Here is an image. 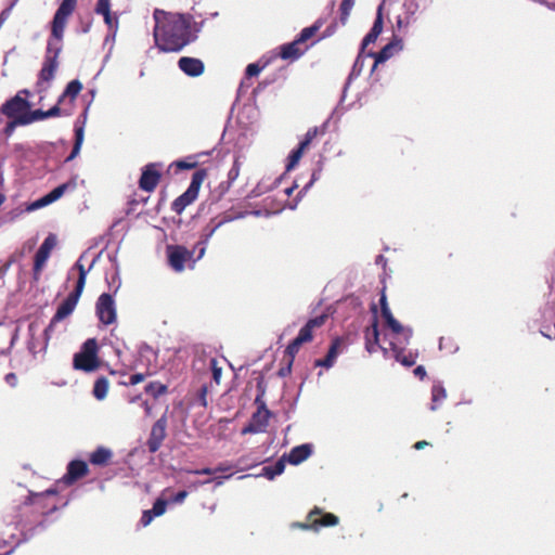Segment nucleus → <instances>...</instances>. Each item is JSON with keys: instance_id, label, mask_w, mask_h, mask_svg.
Here are the masks:
<instances>
[{"instance_id": "nucleus-39", "label": "nucleus", "mask_w": 555, "mask_h": 555, "mask_svg": "<svg viewBox=\"0 0 555 555\" xmlns=\"http://www.w3.org/2000/svg\"><path fill=\"white\" fill-rule=\"evenodd\" d=\"M53 202L51 201L49 194H46L43 195L42 197L34 201L33 203L29 204V206L27 207V210L28 211H34V210H37V209H40V208H43L50 204H52Z\"/></svg>"}, {"instance_id": "nucleus-53", "label": "nucleus", "mask_w": 555, "mask_h": 555, "mask_svg": "<svg viewBox=\"0 0 555 555\" xmlns=\"http://www.w3.org/2000/svg\"><path fill=\"white\" fill-rule=\"evenodd\" d=\"M378 37L376 35H373L372 33H367L365 35V37L363 38L362 40V44H361V51L360 52H364V49L371 44V43H374L376 41Z\"/></svg>"}, {"instance_id": "nucleus-6", "label": "nucleus", "mask_w": 555, "mask_h": 555, "mask_svg": "<svg viewBox=\"0 0 555 555\" xmlns=\"http://www.w3.org/2000/svg\"><path fill=\"white\" fill-rule=\"evenodd\" d=\"M23 94L28 95L29 91L27 89L20 90L13 98L2 104L1 113L10 119L30 113V103L22 96Z\"/></svg>"}, {"instance_id": "nucleus-64", "label": "nucleus", "mask_w": 555, "mask_h": 555, "mask_svg": "<svg viewBox=\"0 0 555 555\" xmlns=\"http://www.w3.org/2000/svg\"><path fill=\"white\" fill-rule=\"evenodd\" d=\"M177 166H178L179 168H182V169H191V168H193V167L195 166V164H194V163H193V164H189V163H186V162H179V163L177 164Z\"/></svg>"}, {"instance_id": "nucleus-31", "label": "nucleus", "mask_w": 555, "mask_h": 555, "mask_svg": "<svg viewBox=\"0 0 555 555\" xmlns=\"http://www.w3.org/2000/svg\"><path fill=\"white\" fill-rule=\"evenodd\" d=\"M224 222H225L224 220H221V221L217 222L215 225H212L210 229H206L204 240L198 242L197 245L195 246V249L198 250L197 259H201L204 256L208 241L214 235V233L217 231V229L220 228Z\"/></svg>"}, {"instance_id": "nucleus-16", "label": "nucleus", "mask_w": 555, "mask_h": 555, "mask_svg": "<svg viewBox=\"0 0 555 555\" xmlns=\"http://www.w3.org/2000/svg\"><path fill=\"white\" fill-rule=\"evenodd\" d=\"M373 55H374V52H367V53H364V52H360L353 63V66L351 68V72L345 82V86H344V89H343V95H341V101L345 100L346 98V93H347V90L348 88L350 87L351 82L357 79L362 70L364 69L365 67V63L367 60L370 59H373Z\"/></svg>"}, {"instance_id": "nucleus-43", "label": "nucleus", "mask_w": 555, "mask_h": 555, "mask_svg": "<svg viewBox=\"0 0 555 555\" xmlns=\"http://www.w3.org/2000/svg\"><path fill=\"white\" fill-rule=\"evenodd\" d=\"M321 173H322L321 166L313 170L310 181L300 190V192L298 193V197H301L304 194H306L308 192V190L314 184V182L320 179Z\"/></svg>"}, {"instance_id": "nucleus-12", "label": "nucleus", "mask_w": 555, "mask_h": 555, "mask_svg": "<svg viewBox=\"0 0 555 555\" xmlns=\"http://www.w3.org/2000/svg\"><path fill=\"white\" fill-rule=\"evenodd\" d=\"M167 416L164 414L153 425L150 437L147 439V448L150 452H156L162 447L166 438Z\"/></svg>"}, {"instance_id": "nucleus-17", "label": "nucleus", "mask_w": 555, "mask_h": 555, "mask_svg": "<svg viewBox=\"0 0 555 555\" xmlns=\"http://www.w3.org/2000/svg\"><path fill=\"white\" fill-rule=\"evenodd\" d=\"M88 473V465L85 461L74 460L68 463L67 472L62 478V482L69 486L73 485L78 479L86 476Z\"/></svg>"}, {"instance_id": "nucleus-40", "label": "nucleus", "mask_w": 555, "mask_h": 555, "mask_svg": "<svg viewBox=\"0 0 555 555\" xmlns=\"http://www.w3.org/2000/svg\"><path fill=\"white\" fill-rule=\"evenodd\" d=\"M208 367L211 370L212 372V378L214 380L219 384L220 383V378H221V375H222V369L220 366H218V362H217V359L214 358V357H210L208 359Z\"/></svg>"}, {"instance_id": "nucleus-2", "label": "nucleus", "mask_w": 555, "mask_h": 555, "mask_svg": "<svg viewBox=\"0 0 555 555\" xmlns=\"http://www.w3.org/2000/svg\"><path fill=\"white\" fill-rule=\"evenodd\" d=\"M78 0H62L51 22V35L47 43L44 62L38 75V91H44L54 79L59 66V55L63 48V37L69 16L74 13Z\"/></svg>"}, {"instance_id": "nucleus-55", "label": "nucleus", "mask_w": 555, "mask_h": 555, "mask_svg": "<svg viewBox=\"0 0 555 555\" xmlns=\"http://www.w3.org/2000/svg\"><path fill=\"white\" fill-rule=\"evenodd\" d=\"M302 344H298L296 339H294L288 346H287V352L291 354V356H294L295 353L298 352L300 346Z\"/></svg>"}, {"instance_id": "nucleus-1", "label": "nucleus", "mask_w": 555, "mask_h": 555, "mask_svg": "<svg viewBox=\"0 0 555 555\" xmlns=\"http://www.w3.org/2000/svg\"><path fill=\"white\" fill-rule=\"evenodd\" d=\"M154 20L155 44L163 52H179L196 39L191 31L192 16L190 14L155 10Z\"/></svg>"}, {"instance_id": "nucleus-14", "label": "nucleus", "mask_w": 555, "mask_h": 555, "mask_svg": "<svg viewBox=\"0 0 555 555\" xmlns=\"http://www.w3.org/2000/svg\"><path fill=\"white\" fill-rule=\"evenodd\" d=\"M156 167L157 164L151 163L143 168L139 180V186L141 190L145 192H152L155 190L160 179V172Z\"/></svg>"}, {"instance_id": "nucleus-18", "label": "nucleus", "mask_w": 555, "mask_h": 555, "mask_svg": "<svg viewBox=\"0 0 555 555\" xmlns=\"http://www.w3.org/2000/svg\"><path fill=\"white\" fill-rule=\"evenodd\" d=\"M178 67L189 77H198L204 73L205 69L203 61L191 56L180 57L178 61Z\"/></svg>"}, {"instance_id": "nucleus-5", "label": "nucleus", "mask_w": 555, "mask_h": 555, "mask_svg": "<svg viewBox=\"0 0 555 555\" xmlns=\"http://www.w3.org/2000/svg\"><path fill=\"white\" fill-rule=\"evenodd\" d=\"M73 365L75 370L93 372L99 367L98 343L95 338L87 339L79 352L74 354Z\"/></svg>"}, {"instance_id": "nucleus-9", "label": "nucleus", "mask_w": 555, "mask_h": 555, "mask_svg": "<svg viewBox=\"0 0 555 555\" xmlns=\"http://www.w3.org/2000/svg\"><path fill=\"white\" fill-rule=\"evenodd\" d=\"M56 245V236L54 234H49L42 244L40 245L39 249L37 250L35 255V261H34V279L38 280L40 272L46 264L47 260L50 257L51 250Z\"/></svg>"}, {"instance_id": "nucleus-49", "label": "nucleus", "mask_w": 555, "mask_h": 555, "mask_svg": "<svg viewBox=\"0 0 555 555\" xmlns=\"http://www.w3.org/2000/svg\"><path fill=\"white\" fill-rule=\"evenodd\" d=\"M194 352H195V360H194V366L197 369V370H202L206 366V364L203 362V365L202 366H197V363L202 361V358L205 356L206 351H205V348L203 346H196L195 349H194Z\"/></svg>"}, {"instance_id": "nucleus-8", "label": "nucleus", "mask_w": 555, "mask_h": 555, "mask_svg": "<svg viewBox=\"0 0 555 555\" xmlns=\"http://www.w3.org/2000/svg\"><path fill=\"white\" fill-rule=\"evenodd\" d=\"M96 315L101 323L109 325L115 323L117 318L116 305L112 295L103 293L96 300Z\"/></svg>"}, {"instance_id": "nucleus-62", "label": "nucleus", "mask_w": 555, "mask_h": 555, "mask_svg": "<svg viewBox=\"0 0 555 555\" xmlns=\"http://www.w3.org/2000/svg\"><path fill=\"white\" fill-rule=\"evenodd\" d=\"M231 468H232L231 465L220 464L217 467H215L214 470H215V474H217V473H225V472L230 470Z\"/></svg>"}, {"instance_id": "nucleus-63", "label": "nucleus", "mask_w": 555, "mask_h": 555, "mask_svg": "<svg viewBox=\"0 0 555 555\" xmlns=\"http://www.w3.org/2000/svg\"><path fill=\"white\" fill-rule=\"evenodd\" d=\"M143 379H144V375L143 374H133L130 377V382H131L132 385H137V384L141 383Z\"/></svg>"}, {"instance_id": "nucleus-19", "label": "nucleus", "mask_w": 555, "mask_h": 555, "mask_svg": "<svg viewBox=\"0 0 555 555\" xmlns=\"http://www.w3.org/2000/svg\"><path fill=\"white\" fill-rule=\"evenodd\" d=\"M326 320V315H318L315 318L310 319L299 331L296 336V340L298 344H305L312 339V332L315 327H320L324 324Z\"/></svg>"}, {"instance_id": "nucleus-29", "label": "nucleus", "mask_w": 555, "mask_h": 555, "mask_svg": "<svg viewBox=\"0 0 555 555\" xmlns=\"http://www.w3.org/2000/svg\"><path fill=\"white\" fill-rule=\"evenodd\" d=\"M83 127L78 126V122L75 125V142L73 150L70 154L66 157L65 162H72L74 158H76L81 150L82 143H83Z\"/></svg>"}, {"instance_id": "nucleus-37", "label": "nucleus", "mask_w": 555, "mask_h": 555, "mask_svg": "<svg viewBox=\"0 0 555 555\" xmlns=\"http://www.w3.org/2000/svg\"><path fill=\"white\" fill-rule=\"evenodd\" d=\"M28 122L26 121V116H20L18 118L11 119L4 127L3 132L7 137H11L17 126H26Z\"/></svg>"}, {"instance_id": "nucleus-25", "label": "nucleus", "mask_w": 555, "mask_h": 555, "mask_svg": "<svg viewBox=\"0 0 555 555\" xmlns=\"http://www.w3.org/2000/svg\"><path fill=\"white\" fill-rule=\"evenodd\" d=\"M60 113H61V109H60L59 103H57L56 105L52 106L48 111L35 109V111H30V113H28L25 116H26V121L29 125V124L38 121V120H43V119H47L50 117L59 116Z\"/></svg>"}, {"instance_id": "nucleus-47", "label": "nucleus", "mask_w": 555, "mask_h": 555, "mask_svg": "<svg viewBox=\"0 0 555 555\" xmlns=\"http://www.w3.org/2000/svg\"><path fill=\"white\" fill-rule=\"evenodd\" d=\"M354 4V0H343L340 3L341 22L345 23Z\"/></svg>"}, {"instance_id": "nucleus-48", "label": "nucleus", "mask_w": 555, "mask_h": 555, "mask_svg": "<svg viewBox=\"0 0 555 555\" xmlns=\"http://www.w3.org/2000/svg\"><path fill=\"white\" fill-rule=\"evenodd\" d=\"M240 168H241V165H240L238 159L236 158L233 163L232 168L228 172V179H229L230 184L233 183L240 176Z\"/></svg>"}, {"instance_id": "nucleus-22", "label": "nucleus", "mask_w": 555, "mask_h": 555, "mask_svg": "<svg viewBox=\"0 0 555 555\" xmlns=\"http://www.w3.org/2000/svg\"><path fill=\"white\" fill-rule=\"evenodd\" d=\"M285 469L284 457L278 460L273 465L263 466L261 472L257 475H242L238 479H244L247 477H264L269 480H273L276 476L281 475Z\"/></svg>"}, {"instance_id": "nucleus-41", "label": "nucleus", "mask_w": 555, "mask_h": 555, "mask_svg": "<svg viewBox=\"0 0 555 555\" xmlns=\"http://www.w3.org/2000/svg\"><path fill=\"white\" fill-rule=\"evenodd\" d=\"M204 177H205V172L204 171H196L193 175L191 183H190L188 189H190L193 192H195L196 194H198L199 186H201V184H202V182L204 180Z\"/></svg>"}, {"instance_id": "nucleus-3", "label": "nucleus", "mask_w": 555, "mask_h": 555, "mask_svg": "<svg viewBox=\"0 0 555 555\" xmlns=\"http://www.w3.org/2000/svg\"><path fill=\"white\" fill-rule=\"evenodd\" d=\"M87 257V251L83 253L79 259L75 263V269L78 270V280L76 283L75 289L60 304V306L56 309L55 314L51 319L49 325L43 331L44 336V343L40 350H46L48 347L49 339L51 338V333L53 332L54 326L56 323L63 321L68 315L73 313L75 310L77 302L82 294V291L85 288L86 279L89 273V271L93 268L94 263L98 260V257H93L88 268H86L82 263L83 259Z\"/></svg>"}, {"instance_id": "nucleus-11", "label": "nucleus", "mask_w": 555, "mask_h": 555, "mask_svg": "<svg viewBox=\"0 0 555 555\" xmlns=\"http://www.w3.org/2000/svg\"><path fill=\"white\" fill-rule=\"evenodd\" d=\"M94 13L103 16L104 23L114 37L118 30L119 17L116 12H112L111 0H98Z\"/></svg>"}, {"instance_id": "nucleus-13", "label": "nucleus", "mask_w": 555, "mask_h": 555, "mask_svg": "<svg viewBox=\"0 0 555 555\" xmlns=\"http://www.w3.org/2000/svg\"><path fill=\"white\" fill-rule=\"evenodd\" d=\"M403 50V40L398 37L393 36L391 41L388 42L379 52L375 53L373 55L374 63L371 68V73L375 70L378 64L386 62L391 56H393L396 53Z\"/></svg>"}, {"instance_id": "nucleus-44", "label": "nucleus", "mask_w": 555, "mask_h": 555, "mask_svg": "<svg viewBox=\"0 0 555 555\" xmlns=\"http://www.w3.org/2000/svg\"><path fill=\"white\" fill-rule=\"evenodd\" d=\"M382 9H383V5L380 4L377 10V16H376V18L373 23V26L370 30V33H372L373 35H376L377 37L380 35V33L383 30Z\"/></svg>"}, {"instance_id": "nucleus-38", "label": "nucleus", "mask_w": 555, "mask_h": 555, "mask_svg": "<svg viewBox=\"0 0 555 555\" xmlns=\"http://www.w3.org/2000/svg\"><path fill=\"white\" fill-rule=\"evenodd\" d=\"M38 332V327L35 323H30L28 326V333H29V340H28V350L34 356L38 352V341L36 339V334Z\"/></svg>"}, {"instance_id": "nucleus-7", "label": "nucleus", "mask_w": 555, "mask_h": 555, "mask_svg": "<svg viewBox=\"0 0 555 555\" xmlns=\"http://www.w3.org/2000/svg\"><path fill=\"white\" fill-rule=\"evenodd\" d=\"M261 393H263V391ZM261 396L262 395H258L255 400L256 403H259V406L251 415L249 423L242 429L243 435L263 433L268 427L271 413L267 409L266 403L261 401Z\"/></svg>"}, {"instance_id": "nucleus-30", "label": "nucleus", "mask_w": 555, "mask_h": 555, "mask_svg": "<svg viewBox=\"0 0 555 555\" xmlns=\"http://www.w3.org/2000/svg\"><path fill=\"white\" fill-rule=\"evenodd\" d=\"M77 188L76 178L70 179L69 181L62 183L50 191L48 194L51 201L54 203L59 198H61L67 191H74Z\"/></svg>"}, {"instance_id": "nucleus-26", "label": "nucleus", "mask_w": 555, "mask_h": 555, "mask_svg": "<svg viewBox=\"0 0 555 555\" xmlns=\"http://www.w3.org/2000/svg\"><path fill=\"white\" fill-rule=\"evenodd\" d=\"M379 332L377 321L374 320L371 327L365 332V348L370 353L375 352V346H379Z\"/></svg>"}, {"instance_id": "nucleus-36", "label": "nucleus", "mask_w": 555, "mask_h": 555, "mask_svg": "<svg viewBox=\"0 0 555 555\" xmlns=\"http://www.w3.org/2000/svg\"><path fill=\"white\" fill-rule=\"evenodd\" d=\"M167 391V386L159 382H152L145 386V392L153 398H158Z\"/></svg>"}, {"instance_id": "nucleus-58", "label": "nucleus", "mask_w": 555, "mask_h": 555, "mask_svg": "<svg viewBox=\"0 0 555 555\" xmlns=\"http://www.w3.org/2000/svg\"><path fill=\"white\" fill-rule=\"evenodd\" d=\"M414 375L416 377H418L420 379H424V377L426 376V370L423 365H418L414 369L413 371Z\"/></svg>"}, {"instance_id": "nucleus-10", "label": "nucleus", "mask_w": 555, "mask_h": 555, "mask_svg": "<svg viewBox=\"0 0 555 555\" xmlns=\"http://www.w3.org/2000/svg\"><path fill=\"white\" fill-rule=\"evenodd\" d=\"M193 256V251L186 249L180 245H169L167 246V257L170 267L177 271L181 272L185 268V263L191 260Z\"/></svg>"}, {"instance_id": "nucleus-54", "label": "nucleus", "mask_w": 555, "mask_h": 555, "mask_svg": "<svg viewBox=\"0 0 555 555\" xmlns=\"http://www.w3.org/2000/svg\"><path fill=\"white\" fill-rule=\"evenodd\" d=\"M184 472L193 475H215L214 468L210 467H204L201 469H184Z\"/></svg>"}, {"instance_id": "nucleus-61", "label": "nucleus", "mask_w": 555, "mask_h": 555, "mask_svg": "<svg viewBox=\"0 0 555 555\" xmlns=\"http://www.w3.org/2000/svg\"><path fill=\"white\" fill-rule=\"evenodd\" d=\"M380 308H382V317L384 318V311H388V312H391L388 305H387V299H386V296L385 295H382L380 297Z\"/></svg>"}, {"instance_id": "nucleus-24", "label": "nucleus", "mask_w": 555, "mask_h": 555, "mask_svg": "<svg viewBox=\"0 0 555 555\" xmlns=\"http://www.w3.org/2000/svg\"><path fill=\"white\" fill-rule=\"evenodd\" d=\"M197 195L198 194H196L192 190L186 189V191L183 194H181L173 201L171 209L177 214H181L190 204H192L196 199Z\"/></svg>"}, {"instance_id": "nucleus-32", "label": "nucleus", "mask_w": 555, "mask_h": 555, "mask_svg": "<svg viewBox=\"0 0 555 555\" xmlns=\"http://www.w3.org/2000/svg\"><path fill=\"white\" fill-rule=\"evenodd\" d=\"M392 354L397 362L406 367L414 365L417 358V352L409 351L405 353V350H393Z\"/></svg>"}, {"instance_id": "nucleus-23", "label": "nucleus", "mask_w": 555, "mask_h": 555, "mask_svg": "<svg viewBox=\"0 0 555 555\" xmlns=\"http://www.w3.org/2000/svg\"><path fill=\"white\" fill-rule=\"evenodd\" d=\"M280 56L283 60L296 61L306 52L307 48H301V44L295 39L294 41L281 46Z\"/></svg>"}, {"instance_id": "nucleus-52", "label": "nucleus", "mask_w": 555, "mask_h": 555, "mask_svg": "<svg viewBox=\"0 0 555 555\" xmlns=\"http://www.w3.org/2000/svg\"><path fill=\"white\" fill-rule=\"evenodd\" d=\"M188 491L185 490H181L179 492H177L171 499H170V503H173V504H181L184 502V500L186 499L188 496Z\"/></svg>"}, {"instance_id": "nucleus-50", "label": "nucleus", "mask_w": 555, "mask_h": 555, "mask_svg": "<svg viewBox=\"0 0 555 555\" xmlns=\"http://www.w3.org/2000/svg\"><path fill=\"white\" fill-rule=\"evenodd\" d=\"M262 68L263 66H259L257 63H250L246 67L245 75L247 78L255 77L259 75Z\"/></svg>"}, {"instance_id": "nucleus-34", "label": "nucleus", "mask_w": 555, "mask_h": 555, "mask_svg": "<svg viewBox=\"0 0 555 555\" xmlns=\"http://www.w3.org/2000/svg\"><path fill=\"white\" fill-rule=\"evenodd\" d=\"M108 391V380L105 377H100L95 380L93 386V396L98 400H104Z\"/></svg>"}, {"instance_id": "nucleus-56", "label": "nucleus", "mask_w": 555, "mask_h": 555, "mask_svg": "<svg viewBox=\"0 0 555 555\" xmlns=\"http://www.w3.org/2000/svg\"><path fill=\"white\" fill-rule=\"evenodd\" d=\"M206 395H207V387H206V385H203L199 389V396H198V400L203 406L207 405Z\"/></svg>"}, {"instance_id": "nucleus-59", "label": "nucleus", "mask_w": 555, "mask_h": 555, "mask_svg": "<svg viewBox=\"0 0 555 555\" xmlns=\"http://www.w3.org/2000/svg\"><path fill=\"white\" fill-rule=\"evenodd\" d=\"M317 134H318V129L311 128L307 131V133L305 135V140L308 141L309 143H311L312 140L317 137Z\"/></svg>"}, {"instance_id": "nucleus-27", "label": "nucleus", "mask_w": 555, "mask_h": 555, "mask_svg": "<svg viewBox=\"0 0 555 555\" xmlns=\"http://www.w3.org/2000/svg\"><path fill=\"white\" fill-rule=\"evenodd\" d=\"M113 456V452L105 448L99 447L90 455V463L93 465H105Z\"/></svg>"}, {"instance_id": "nucleus-46", "label": "nucleus", "mask_w": 555, "mask_h": 555, "mask_svg": "<svg viewBox=\"0 0 555 555\" xmlns=\"http://www.w3.org/2000/svg\"><path fill=\"white\" fill-rule=\"evenodd\" d=\"M302 152H300V150H293L288 156V164L286 165V170L289 171L292 170L297 164L298 162L300 160L301 156H302Z\"/></svg>"}, {"instance_id": "nucleus-60", "label": "nucleus", "mask_w": 555, "mask_h": 555, "mask_svg": "<svg viewBox=\"0 0 555 555\" xmlns=\"http://www.w3.org/2000/svg\"><path fill=\"white\" fill-rule=\"evenodd\" d=\"M231 476L232 475L218 476V477H215L214 479H209V480H210V482L214 481L216 487H220L223 485L224 480L229 479Z\"/></svg>"}, {"instance_id": "nucleus-45", "label": "nucleus", "mask_w": 555, "mask_h": 555, "mask_svg": "<svg viewBox=\"0 0 555 555\" xmlns=\"http://www.w3.org/2000/svg\"><path fill=\"white\" fill-rule=\"evenodd\" d=\"M167 504L168 501L159 498L154 502L151 511L156 517L162 516L166 512Z\"/></svg>"}, {"instance_id": "nucleus-20", "label": "nucleus", "mask_w": 555, "mask_h": 555, "mask_svg": "<svg viewBox=\"0 0 555 555\" xmlns=\"http://www.w3.org/2000/svg\"><path fill=\"white\" fill-rule=\"evenodd\" d=\"M340 346H341V339L335 338L332 341L325 358L317 359L314 361V366L324 367L326 370L333 367L334 364L336 363V360H337L339 353H340Z\"/></svg>"}, {"instance_id": "nucleus-33", "label": "nucleus", "mask_w": 555, "mask_h": 555, "mask_svg": "<svg viewBox=\"0 0 555 555\" xmlns=\"http://www.w3.org/2000/svg\"><path fill=\"white\" fill-rule=\"evenodd\" d=\"M82 89V83L78 79H74L69 81L61 94L59 99V103L63 101L64 98L68 96L70 100H75L76 96L79 94V92Z\"/></svg>"}, {"instance_id": "nucleus-21", "label": "nucleus", "mask_w": 555, "mask_h": 555, "mask_svg": "<svg viewBox=\"0 0 555 555\" xmlns=\"http://www.w3.org/2000/svg\"><path fill=\"white\" fill-rule=\"evenodd\" d=\"M312 454V446L310 443H304L297 447H294L289 453L284 457L292 465H298L306 461Z\"/></svg>"}, {"instance_id": "nucleus-4", "label": "nucleus", "mask_w": 555, "mask_h": 555, "mask_svg": "<svg viewBox=\"0 0 555 555\" xmlns=\"http://www.w3.org/2000/svg\"><path fill=\"white\" fill-rule=\"evenodd\" d=\"M384 320L388 327L385 339L389 344V350L391 352L393 350H405L412 338L413 330L410 326H403L391 312L386 310L384 311Z\"/></svg>"}, {"instance_id": "nucleus-15", "label": "nucleus", "mask_w": 555, "mask_h": 555, "mask_svg": "<svg viewBox=\"0 0 555 555\" xmlns=\"http://www.w3.org/2000/svg\"><path fill=\"white\" fill-rule=\"evenodd\" d=\"M320 511L314 509L309 513L308 518L311 521V524H298V526L302 529H313L318 530L320 527H330V526H336L339 521L338 517L334 514L326 513L322 515L320 518H313L314 515H319Z\"/></svg>"}, {"instance_id": "nucleus-51", "label": "nucleus", "mask_w": 555, "mask_h": 555, "mask_svg": "<svg viewBox=\"0 0 555 555\" xmlns=\"http://www.w3.org/2000/svg\"><path fill=\"white\" fill-rule=\"evenodd\" d=\"M154 517H156V516L152 513L151 509L144 511L143 514H142V517L140 519V524L143 527H146V526H149L152 522Z\"/></svg>"}, {"instance_id": "nucleus-28", "label": "nucleus", "mask_w": 555, "mask_h": 555, "mask_svg": "<svg viewBox=\"0 0 555 555\" xmlns=\"http://www.w3.org/2000/svg\"><path fill=\"white\" fill-rule=\"evenodd\" d=\"M447 398V390L443 387L441 382H437L433 385L431 388V405L430 410L436 411L438 408V404H441L443 400Z\"/></svg>"}, {"instance_id": "nucleus-42", "label": "nucleus", "mask_w": 555, "mask_h": 555, "mask_svg": "<svg viewBox=\"0 0 555 555\" xmlns=\"http://www.w3.org/2000/svg\"><path fill=\"white\" fill-rule=\"evenodd\" d=\"M321 173H322L321 166L313 170L310 181L300 190V192L298 193V197H301L304 194H306L308 192V190L314 184V182L320 179Z\"/></svg>"}, {"instance_id": "nucleus-35", "label": "nucleus", "mask_w": 555, "mask_h": 555, "mask_svg": "<svg viewBox=\"0 0 555 555\" xmlns=\"http://www.w3.org/2000/svg\"><path fill=\"white\" fill-rule=\"evenodd\" d=\"M320 27H321V23L317 22L313 25L304 28L300 31V34L298 35V37L296 38L297 41L300 44L305 43L307 40H309L310 38H312L315 35V33L320 29Z\"/></svg>"}, {"instance_id": "nucleus-57", "label": "nucleus", "mask_w": 555, "mask_h": 555, "mask_svg": "<svg viewBox=\"0 0 555 555\" xmlns=\"http://www.w3.org/2000/svg\"><path fill=\"white\" fill-rule=\"evenodd\" d=\"M4 379L11 387H15L17 384V377L14 373H8Z\"/></svg>"}]
</instances>
